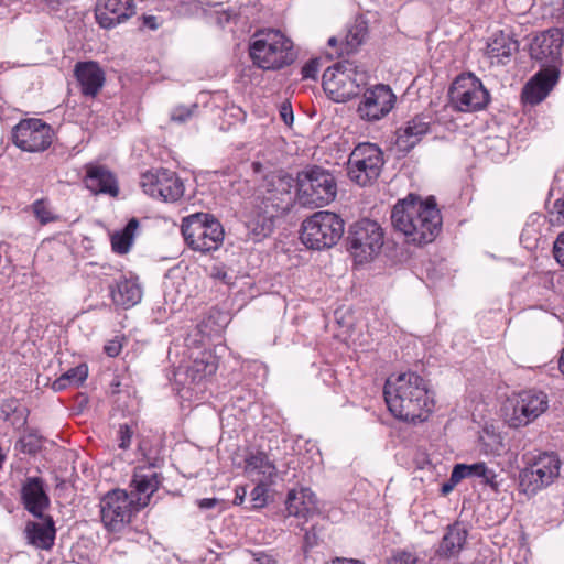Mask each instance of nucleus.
<instances>
[{
  "instance_id": "1",
  "label": "nucleus",
  "mask_w": 564,
  "mask_h": 564,
  "mask_svg": "<svg viewBox=\"0 0 564 564\" xmlns=\"http://www.w3.org/2000/svg\"><path fill=\"white\" fill-rule=\"evenodd\" d=\"M383 394L389 411L405 422H423L434 408L427 383L416 372L391 375L386 381Z\"/></svg>"
},
{
  "instance_id": "2",
  "label": "nucleus",
  "mask_w": 564,
  "mask_h": 564,
  "mask_svg": "<svg viewBox=\"0 0 564 564\" xmlns=\"http://www.w3.org/2000/svg\"><path fill=\"white\" fill-rule=\"evenodd\" d=\"M395 230L402 232L409 243L422 246L434 241L441 231L442 216L435 200H420L413 195L399 200L391 213Z\"/></svg>"
},
{
  "instance_id": "3",
  "label": "nucleus",
  "mask_w": 564,
  "mask_h": 564,
  "mask_svg": "<svg viewBox=\"0 0 564 564\" xmlns=\"http://www.w3.org/2000/svg\"><path fill=\"white\" fill-rule=\"evenodd\" d=\"M293 180L271 173L264 176L257 195V206L262 210V217L251 221L249 227L256 237H267L273 229V219L280 213L289 210L292 203Z\"/></svg>"
},
{
  "instance_id": "4",
  "label": "nucleus",
  "mask_w": 564,
  "mask_h": 564,
  "mask_svg": "<svg viewBox=\"0 0 564 564\" xmlns=\"http://www.w3.org/2000/svg\"><path fill=\"white\" fill-rule=\"evenodd\" d=\"M254 65L264 70H274L292 64L296 57L293 43L281 31H258L249 46Z\"/></svg>"
},
{
  "instance_id": "5",
  "label": "nucleus",
  "mask_w": 564,
  "mask_h": 564,
  "mask_svg": "<svg viewBox=\"0 0 564 564\" xmlns=\"http://www.w3.org/2000/svg\"><path fill=\"white\" fill-rule=\"evenodd\" d=\"M181 230L187 246L202 253L217 250L224 241L221 224L207 213H195L185 217Z\"/></svg>"
},
{
  "instance_id": "6",
  "label": "nucleus",
  "mask_w": 564,
  "mask_h": 564,
  "mask_svg": "<svg viewBox=\"0 0 564 564\" xmlns=\"http://www.w3.org/2000/svg\"><path fill=\"white\" fill-rule=\"evenodd\" d=\"M344 231L345 223L339 215L321 210L302 223L301 240L311 249H328L340 240Z\"/></svg>"
},
{
  "instance_id": "7",
  "label": "nucleus",
  "mask_w": 564,
  "mask_h": 564,
  "mask_svg": "<svg viewBox=\"0 0 564 564\" xmlns=\"http://www.w3.org/2000/svg\"><path fill=\"white\" fill-rule=\"evenodd\" d=\"M297 198L303 206L319 207L333 202L337 194L334 175L321 166L313 165L297 174Z\"/></svg>"
},
{
  "instance_id": "8",
  "label": "nucleus",
  "mask_w": 564,
  "mask_h": 564,
  "mask_svg": "<svg viewBox=\"0 0 564 564\" xmlns=\"http://www.w3.org/2000/svg\"><path fill=\"white\" fill-rule=\"evenodd\" d=\"M367 78L352 62L341 61L324 72L323 88L335 102H345L359 95Z\"/></svg>"
},
{
  "instance_id": "9",
  "label": "nucleus",
  "mask_w": 564,
  "mask_h": 564,
  "mask_svg": "<svg viewBox=\"0 0 564 564\" xmlns=\"http://www.w3.org/2000/svg\"><path fill=\"white\" fill-rule=\"evenodd\" d=\"M383 165L382 150L375 143L362 142L357 144L349 154L347 175L357 185L368 186L378 180Z\"/></svg>"
},
{
  "instance_id": "10",
  "label": "nucleus",
  "mask_w": 564,
  "mask_h": 564,
  "mask_svg": "<svg viewBox=\"0 0 564 564\" xmlns=\"http://www.w3.org/2000/svg\"><path fill=\"white\" fill-rule=\"evenodd\" d=\"M347 241L356 262H368L382 248L383 231L376 221L362 219L349 228Z\"/></svg>"
},
{
  "instance_id": "11",
  "label": "nucleus",
  "mask_w": 564,
  "mask_h": 564,
  "mask_svg": "<svg viewBox=\"0 0 564 564\" xmlns=\"http://www.w3.org/2000/svg\"><path fill=\"white\" fill-rule=\"evenodd\" d=\"M449 98L453 106L462 112L482 110L490 101L489 91L471 73L456 77L449 88Z\"/></svg>"
},
{
  "instance_id": "12",
  "label": "nucleus",
  "mask_w": 564,
  "mask_h": 564,
  "mask_svg": "<svg viewBox=\"0 0 564 564\" xmlns=\"http://www.w3.org/2000/svg\"><path fill=\"white\" fill-rule=\"evenodd\" d=\"M511 412H507L509 426L518 429L535 421L549 409V397L542 390L528 389L509 399Z\"/></svg>"
},
{
  "instance_id": "13",
  "label": "nucleus",
  "mask_w": 564,
  "mask_h": 564,
  "mask_svg": "<svg viewBox=\"0 0 564 564\" xmlns=\"http://www.w3.org/2000/svg\"><path fill=\"white\" fill-rule=\"evenodd\" d=\"M561 460L555 453H542L519 474L523 492L535 494L549 486L558 476Z\"/></svg>"
},
{
  "instance_id": "14",
  "label": "nucleus",
  "mask_w": 564,
  "mask_h": 564,
  "mask_svg": "<svg viewBox=\"0 0 564 564\" xmlns=\"http://www.w3.org/2000/svg\"><path fill=\"white\" fill-rule=\"evenodd\" d=\"M140 508L142 507L127 491L115 489L100 501L101 521L108 530L120 531Z\"/></svg>"
},
{
  "instance_id": "15",
  "label": "nucleus",
  "mask_w": 564,
  "mask_h": 564,
  "mask_svg": "<svg viewBox=\"0 0 564 564\" xmlns=\"http://www.w3.org/2000/svg\"><path fill=\"white\" fill-rule=\"evenodd\" d=\"M13 143L26 152H42L53 140V130L41 119L21 120L12 130Z\"/></svg>"
},
{
  "instance_id": "16",
  "label": "nucleus",
  "mask_w": 564,
  "mask_h": 564,
  "mask_svg": "<svg viewBox=\"0 0 564 564\" xmlns=\"http://www.w3.org/2000/svg\"><path fill=\"white\" fill-rule=\"evenodd\" d=\"M140 185L143 192L163 202H176L184 194V184L173 171L161 169L142 174Z\"/></svg>"
},
{
  "instance_id": "17",
  "label": "nucleus",
  "mask_w": 564,
  "mask_h": 564,
  "mask_svg": "<svg viewBox=\"0 0 564 564\" xmlns=\"http://www.w3.org/2000/svg\"><path fill=\"white\" fill-rule=\"evenodd\" d=\"M395 95L388 85L377 84L364 90L357 107L360 119L376 122L384 118L394 107Z\"/></svg>"
},
{
  "instance_id": "18",
  "label": "nucleus",
  "mask_w": 564,
  "mask_h": 564,
  "mask_svg": "<svg viewBox=\"0 0 564 564\" xmlns=\"http://www.w3.org/2000/svg\"><path fill=\"white\" fill-rule=\"evenodd\" d=\"M563 34L558 29H551L536 35L530 46L533 59L546 64H554L561 56Z\"/></svg>"
},
{
  "instance_id": "19",
  "label": "nucleus",
  "mask_w": 564,
  "mask_h": 564,
  "mask_svg": "<svg viewBox=\"0 0 564 564\" xmlns=\"http://www.w3.org/2000/svg\"><path fill=\"white\" fill-rule=\"evenodd\" d=\"M74 76L83 96L95 98L106 82L104 69L97 62H77L74 66Z\"/></svg>"
},
{
  "instance_id": "20",
  "label": "nucleus",
  "mask_w": 564,
  "mask_h": 564,
  "mask_svg": "<svg viewBox=\"0 0 564 564\" xmlns=\"http://www.w3.org/2000/svg\"><path fill=\"white\" fill-rule=\"evenodd\" d=\"M558 80V70L555 67L538 72L523 87L522 99L530 105L543 101Z\"/></svg>"
},
{
  "instance_id": "21",
  "label": "nucleus",
  "mask_w": 564,
  "mask_h": 564,
  "mask_svg": "<svg viewBox=\"0 0 564 564\" xmlns=\"http://www.w3.org/2000/svg\"><path fill=\"white\" fill-rule=\"evenodd\" d=\"M288 516L307 522L317 511V498L310 488L292 489L285 500Z\"/></svg>"
},
{
  "instance_id": "22",
  "label": "nucleus",
  "mask_w": 564,
  "mask_h": 564,
  "mask_svg": "<svg viewBox=\"0 0 564 564\" xmlns=\"http://www.w3.org/2000/svg\"><path fill=\"white\" fill-rule=\"evenodd\" d=\"M133 12V0H105L97 6L95 15L101 28L111 29L124 22Z\"/></svg>"
},
{
  "instance_id": "23",
  "label": "nucleus",
  "mask_w": 564,
  "mask_h": 564,
  "mask_svg": "<svg viewBox=\"0 0 564 564\" xmlns=\"http://www.w3.org/2000/svg\"><path fill=\"white\" fill-rule=\"evenodd\" d=\"M85 185L95 195L107 194L116 197L119 193L118 182L113 173L99 164L86 165Z\"/></svg>"
},
{
  "instance_id": "24",
  "label": "nucleus",
  "mask_w": 564,
  "mask_h": 564,
  "mask_svg": "<svg viewBox=\"0 0 564 564\" xmlns=\"http://www.w3.org/2000/svg\"><path fill=\"white\" fill-rule=\"evenodd\" d=\"M21 498L24 508L35 518H43L45 509L50 506L43 480L37 477L25 480L21 489Z\"/></svg>"
},
{
  "instance_id": "25",
  "label": "nucleus",
  "mask_w": 564,
  "mask_h": 564,
  "mask_svg": "<svg viewBox=\"0 0 564 564\" xmlns=\"http://www.w3.org/2000/svg\"><path fill=\"white\" fill-rule=\"evenodd\" d=\"M431 121L425 116H416L403 128L398 129L395 144L399 150L409 152L430 132Z\"/></svg>"
},
{
  "instance_id": "26",
  "label": "nucleus",
  "mask_w": 564,
  "mask_h": 564,
  "mask_svg": "<svg viewBox=\"0 0 564 564\" xmlns=\"http://www.w3.org/2000/svg\"><path fill=\"white\" fill-rule=\"evenodd\" d=\"M42 522L29 521L25 524L24 534L28 543L36 549L50 550L55 540V527L51 516L43 514Z\"/></svg>"
},
{
  "instance_id": "27",
  "label": "nucleus",
  "mask_w": 564,
  "mask_h": 564,
  "mask_svg": "<svg viewBox=\"0 0 564 564\" xmlns=\"http://www.w3.org/2000/svg\"><path fill=\"white\" fill-rule=\"evenodd\" d=\"M161 482V474L151 466H142L135 469L131 485L139 495L137 502L142 508L148 505L150 497L159 489Z\"/></svg>"
},
{
  "instance_id": "28",
  "label": "nucleus",
  "mask_w": 564,
  "mask_h": 564,
  "mask_svg": "<svg viewBox=\"0 0 564 564\" xmlns=\"http://www.w3.org/2000/svg\"><path fill=\"white\" fill-rule=\"evenodd\" d=\"M245 473L253 482H272L276 467L263 452H250L245 458Z\"/></svg>"
},
{
  "instance_id": "29",
  "label": "nucleus",
  "mask_w": 564,
  "mask_h": 564,
  "mask_svg": "<svg viewBox=\"0 0 564 564\" xmlns=\"http://www.w3.org/2000/svg\"><path fill=\"white\" fill-rule=\"evenodd\" d=\"M113 303L122 308L137 305L142 299V289L137 280L121 278L110 288Z\"/></svg>"
},
{
  "instance_id": "30",
  "label": "nucleus",
  "mask_w": 564,
  "mask_h": 564,
  "mask_svg": "<svg viewBox=\"0 0 564 564\" xmlns=\"http://www.w3.org/2000/svg\"><path fill=\"white\" fill-rule=\"evenodd\" d=\"M518 50V41L503 31L495 33L487 44V55L490 58H497L500 64H507Z\"/></svg>"
},
{
  "instance_id": "31",
  "label": "nucleus",
  "mask_w": 564,
  "mask_h": 564,
  "mask_svg": "<svg viewBox=\"0 0 564 564\" xmlns=\"http://www.w3.org/2000/svg\"><path fill=\"white\" fill-rule=\"evenodd\" d=\"M454 479H465V478H480L485 485L490 486L492 489L497 490L499 487V482L497 481V474L494 469L487 467V465L482 462L475 464H456L454 466Z\"/></svg>"
},
{
  "instance_id": "32",
  "label": "nucleus",
  "mask_w": 564,
  "mask_h": 564,
  "mask_svg": "<svg viewBox=\"0 0 564 564\" xmlns=\"http://www.w3.org/2000/svg\"><path fill=\"white\" fill-rule=\"evenodd\" d=\"M467 536V531L460 523L448 527L446 534L443 536L438 547V553L444 556H453L457 554Z\"/></svg>"
},
{
  "instance_id": "33",
  "label": "nucleus",
  "mask_w": 564,
  "mask_h": 564,
  "mask_svg": "<svg viewBox=\"0 0 564 564\" xmlns=\"http://www.w3.org/2000/svg\"><path fill=\"white\" fill-rule=\"evenodd\" d=\"M218 365L216 357L210 352L204 351L199 357L194 359L187 369V376L194 382H200L207 377L213 376L217 371Z\"/></svg>"
},
{
  "instance_id": "34",
  "label": "nucleus",
  "mask_w": 564,
  "mask_h": 564,
  "mask_svg": "<svg viewBox=\"0 0 564 564\" xmlns=\"http://www.w3.org/2000/svg\"><path fill=\"white\" fill-rule=\"evenodd\" d=\"M138 228L139 220L131 218L122 230L116 231L111 236L112 250L119 254L129 252Z\"/></svg>"
},
{
  "instance_id": "35",
  "label": "nucleus",
  "mask_w": 564,
  "mask_h": 564,
  "mask_svg": "<svg viewBox=\"0 0 564 564\" xmlns=\"http://www.w3.org/2000/svg\"><path fill=\"white\" fill-rule=\"evenodd\" d=\"M88 376V368L82 364L77 367L70 368L58 377L53 383L52 389L56 392L63 391L69 387H79Z\"/></svg>"
},
{
  "instance_id": "36",
  "label": "nucleus",
  "mask_w": 564,
  "mask_h": 564,
  "mask_svg": "<svg viewBox=\"0 0 564 564\" xmlns=\"http://www.w3.org/2000/svg\"><path fill=\"white\" fill-rule=\"evenodd\" d=\"M367 26L365 23H355L347 30L345 40L341 43L340 55L354 53L365 41Z\"/></svg>"
},
{
  "instance_id": "37",
  "label": "nucleus",
  "mask_w": 564,
  "mask_h": 564,
  "mask_svg": "<svg viewBox=\"0 0 564 564\" xmlns=\"http://www.w3.org/2000/svg\"><path fill=\"white\" fill-rule=\"evenodd\" d=\"M271 482H257L256 487L250 492L249 510H259L268 505L269 499V485Z\"/></svg>"
},
{
  "instance_id": "38",
  "label": "nucleus",
  "mask_w": 564,
  "mask_h": 564,
  "mask_svg": "<svg viewBox=\"0 0 564 564\" xmlns=\"http://www.w3.org/2000/svg\"><path fill=\"white\" fill-rule=\"evenodd\" d=\"M33 213L36 219L42 224L46 225L57 219V217L48 208L44 199H37L32 204Z\"/></svg>"
},
{
  "instance_id": "39",
  "label": "nucleus",
  "mask_w": 564,
  "mask_h": 564,
  "mask_svg": "<svg viewBox=\"0 0 564 564\" xmlns=\"http://www.w3.org/2000/svg\"><path fill=\"white\" fill-rule=\"evenodd\" d=\"M197 108L198 106L196 104L189 107L177 106L171 112V120L177 123H184L194 116Z\"/></svg>"
},
{
  "instance_id": "40",
  "label": "nucleus",
  "mask_w": 564,
  "mask_h": 564,
  "mask_svg": "<svg viewBox=\"0 0 564 564\" xmlns=\"http://www.w3.org/2000/svg\"><path fill=\"white\" fill-rule=\"evenodd\" d=\"M549 219L552 225H563L564 224V199H556L552 207L549 209Z\"/></svg>"
},
{
  "instance_id": "41",
  "label": "nucleus",
  "mask_w": 564,
  "mask_h": 564,
  "mask_svg": "<svg viewBox=\"0 0 564 564\" xmlns=\"http://www.w3.org/2000/svg\"><path fill=\"white\" fill-rule=\"evenodd\" d=\"M21 451L25 454L34 455L41 449V441L35 435H28L19 441Z\"/></svg>"
},
{
  "instance_id": "42",
  "label": "nucleus",
  "mask_w": 564,
  "mask_h": 564,
  "mask_svg": "<svg viewBox=\"0 0 564 564\" xmlns=\"http://www.w3.org/2000/svg\"><path fill=\"white\" fill-rule=\"evenodd\" d=\"M133 431L128 424H121L118 431V446L121 449H127L131 445Z\"/></svg>"
},
{
  "instance_id": "43",
  "label": "nucleus",
  "mask_w": 564,
  "mask_h": 564,
  "mask_svg": "<svg viewBox=\"0 0 564 564\" xmlns=\"http://www.w3.org/2000/svg\"><path fill=\"white\" fill-rule=\"evenodd\" d=\"M319 70V61L317 58L308 61L301 70L303 79H316Z\"/></svg>"
},
{
  "instance_id": "44",
  "label": "nucleus",
  "mask_w": 564,
  "mask_h": 564,
  "mask_svg": "<svg viewBox=\"0 0 564 564\" xmlns=\"http://www.w3.org/2000/svg\"><path fill=\"white\" fill-rule=\"evenodd\" d=\"M553 253L557 262L564 265V232L557 236L554 242Z\"/></svg>"
},
{
  "instance_id": "45",
  "label": "nucleus",
  "mask_w": 564,
  "mask_h": 564,
  "mask_svg": "<svg viewBox=\"0 0 564 564\" xmlns=\"http://www.w3.org/2000/svg\"><path fill=\"white\" fill-rule=\"evenodd\" d=\"M390 564H415V557L409 552H399L392 556Z\"/></svg>"
},
{
  "instance_id": "46",
  "label": "nucleus",
  "mask_w": 564,
  "mask_h": 564,
  "mask_svg": "<svg viewBox=\"0 0 564 564\" xmlns=\"http://www.w3.org/2000/svg\"><path fill=\"white\" fill-rule=\"evenodd\" d=\"M280 116L286 126H291L293 122V110L289 102H283L280 107Z\"/></svg>"
},
{
  "instance_id": "47",
  "label": "nucleus",
  "mask_w": 564,
  "mask_h": 564,
  "mask_svg": "<svg viewBox=\"0 0 564 564\" xmlns=\"http://www.w3.org/2000/svg\"><path fill=\"white\" fill-rule=\"evenodd\" d=\"M462 480L460 479H454V469L452 470V474H451V478L448 481L444 482L441 487V492L443 495H448L454 488L455 486L460 482Z\"/></svg>"
},
{
  "instance_id": "48",
  "label": "nucleus",
  "mask_w": 564,
  "mask_h": 564,
  "mask_svg": "<svg viewBox=\"0 0 564 564\" xmlns=\"http://www.w3.org/2000/svg\"><path fill=\"white\" fill-rule=\"evenodd\" d=\"M247 496V489L246 487L238 486L235 489V498H234V505L235 506H242L245 502Z\"/></svg>"
},
{
  "instance_id": "49",
  "label": "nucleus",
  "mask_w": 564,
  "mask_h": 564,
  "mask_svg": "<svg viewBox=\"0 0 564 564\" xmlns=\"http://www.w3.org/2000/svg\"><path fill=\"white\" fill-rule=\"evenodd\" d=\"M121 345L117 341H111L108 345L105 346V352L109 357H116L120 354Z\"/></svg>"
},
{
  "instance_id": "50",
  "label": "nucleus",
  "mask_w": 564,
  "mask_h": 564,
  "mask_svg": "<svg viewBox=\"0 0 564 564\" xmlns=\"http://www.w3.org/2000/svg\"><path fill=\"white\" fill-rule=\"evenodd\" d=\"M50 10L58 11L63 6L72 0H43Z\"/></svg>"
},
{
  "instance_id": "51",
  "label": "nucleus",
  "mask_w": 564,
  "mask_h": 564,
  "mask_svg": "<svg viewBox=\"0 0 564 564\" xmlns=\"http://www.w3.org/2000/svg\"><path fill=\"white\" fill-rule=\"evenodd\" d=\"M218 503L216 498H203L197 501L200 509H212Z\"/></svg>"
},
{
  "instance_id": "52",
  "label": "nucleus",
  "mask_w": 564,
  "mask_h": 564,
  "mask_svg": "<svg viewBox=\"0 0 564 564\" xmlns=\"http://www.w3.org/2000/svg\"><path fill=\"white\" fill-rule=\"evenodd\" d=\"M143 25L150 30H156L159 28L158 19L154 15H143Z\"/></svg>"
},
{
  "instance_id": "53",
  "label": "nucleus",
  "mask_w": 564,
  "mask_h": 564,
  "mask_svg": "<svg viewBox=\"0 0 564 564\" xmlns=\"http://www.w3.org/2000/svg\"><path fill=\"white\" fill-rule=\"evenodd\" d=\"M212 275L216 279L224 281L225 283H229L228 274L223 268H214L212 271Z\"/></svg>"
},
{
  "instance_id": "54",
  "label": "nucleus",
  "mask_w": 564,
  "mask_h": 564,
  "mask_svg": "<svg viewBox=\"0 0 564 564\" xmlns=\"http://www.w3.org/2000/svg\"><path fill=\"white\" fill-rule=\"evenodd\" d=\"M251 564H276V561L270 555L262 554L254 558Z\"/></svg>"
},
{
  "instance_id": "55",
  "label": "nucleus",
  "mask_w": 564,
  "mask_h": 564,
  "mask_svg": "<svg viewBox=\"0 0 564 564\" xmlns=\"http://www.w3.org/2000/svg\"><path fill=\"white\" fill-rule=\"evenodd\" d=\"M328 564H364V563L360 561H357V560L337 557V558L332 560Z\"/></svg>"
},
{
  "instance_id": "56",
  "label": "nucleus",
  "mask_w": 564,
  "mask_h": 564,
  "mask_svg": "<svg viewBox=\"0 0 564 564\" xmlns=\"http://www.w3.org/2000/svg\"><path fill=\"white\" fill-rule=\"evenodd\" d=\"M305 544L312 547L315 544V534H311L308 531L305 532Z\"/></svg>"
},
{
  "instance_id": "57",
  "label": "nucleus",
  "mask_w": 564,
  "mask_h": 564,
  "mask_svg": "<svg viewBox=\"0 0 564 564\" xmlns=\"http://www.w3.org/2000/svg\"><path fill=\"white\" fill-rule=\"evenodd\" d=\"M558 368H560V371L564 376V357H560V359H558Z\"/></svg>"
},
{
  "instance_id": "58",
  "label": "nucleus",
  "mask_w": 564,
  "mask_h": 564,
  "mask_svg": "<svg viewBox=\"0 0 564 564\" xmlns=\"http://www.w3.org/2000/svg\"><path fill=\"white\" fill-rule=\"evenodd\" d=\"M337 43H338V40L336 37H334V36L328 40V45L329 46H336Z\"/></svg>"
}]
</instances>
